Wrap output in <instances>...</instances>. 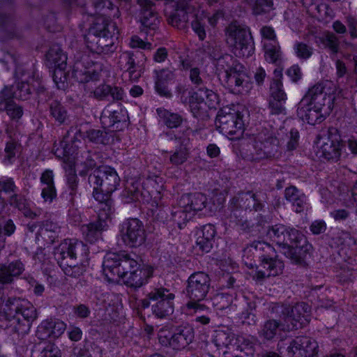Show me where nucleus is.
<instances>
[{
	"label": "nucleus",
	"mask_w": 357,
	"mask_h": 357,
	"mask_svg": "<svg viewBox=\"0 0 357 357\" xmlns=\"http://www.w3.org/2000/svg\"><path fill=\"white\" fill-rule=\"evenodd\" d=\"M60 228L57 224L47 221L40 227L38 234L43 238L46 236L49 237V241L51 243H53L56 237V234H57Z\"/></svg>",
	"instance_id": "864d4df0"
},
{
	"label": "nucleus",
	"mask_w": 357,
	"mask_h": 357,
	"mask_svg": "<svg viewBox=\"0 0 357 357\" xmlns=\"http://www.w3.org/2000/svg\"><path fill=\"white\" fill-rule=\"evenodd\" d=\"M294 51L298 58L301 59H307L312 56L313 49L312 47L304 43L297 42L294 45Z\"/></svg>",
	"instance_id": "052dcab7"
},
{
	"label": "nucleus",
	"mask_w": 357,
	"mask_h": 357,
	"mask_svg": "<svg viewBox=\"0 0 357 357\" xmlns=\"http://www.w3.org/2000/svg\"><path fill=\"white\" fill-rule=\"evenodd\" d=\"M69 6H80L86 7V13L92 15L98 12L102 15L95 20L86 36L88 46L98 54H108L114 51V42L117 39L119 31L115 22L107 18L119 17L120 13L117 6L111 0H65Z\"/></svg>",
	"instance_id": "f257e3e1"
},
{
	"label": "nucleus",
	"mask_w": 357,
	"mask_h": 357,
	"mask_svg": "<svg viewBox=\"0 0 357 357\" xmlns=\"http://www.w3.org/2000/svg\"><path fill=\"white\" fill-rule=\"evenodd\" d=\"M192 18L191 26L192 30L197 34L201 40L206 38L205 19L204 11L197 6Z\"/></svg>",
	"instance_id": "ea45409f"
},
{
	"label": "nucleus",
	"mask_w": 357,
	"mask_h": 357,
	"mask_svg": "<svg viewBox=\"0 0 357 357\" xmlns=\"http://www.w3.org/2000/svg\"><path fill=\"white\" fill-rule=\"evenodd\" d=\"M156 111L163 123L169 128H177L183 122L182 116L177 113L171 112L163 108H158Z\"/></svg>",
	"instance_id": "79ce46f5"
},
{
	"label": "nucleus",
	"mask_w": 357,
	"mask_h": 357,
	"mask_svg": "<svg viewBox=\"0 0 357 357\" xmlns=\"http://www.w3.org/2000/svg\"><path fill=\"white\" fill-rule=\"evenodd\" d=\"M226 42L236 56L248 57L255 50L254 41L248 27L236 22L225 29Z\"/></svg>",
	"instance_id": "0eeeda50"
},
{
	"label": "nucleus",
	"mask_w": 357,
	"mask_h": 357,
	"mask_svg": "<svg viewBox=\"0 0 357 357\" xmlns=\"http://www.w3.org/2000/svg\"><path fill=\"white\" fill-rule=\"evenodd\" d=\"M252 8L254 15H260L273 10V0H243Z\"/></svg>",
	"instance_id": "c03bdc74"
},
{
	"label": "nucleus",
	"mask_w": 357,
	"mask_h": 357,
	"mask_svg": "<svg viewBox=\"0 0 357 357\" xmlns=\"http://www.w3.org/2000/svg\"><path fill=\"white\" fill-rule=\"evenodd\" d=\"M88 248L82 241L65 240L54 251V256L64 273L73 278L86 271Z\"/></svg>",
	"instance_id": "20e7f679"
},
{
	"label": "nucleus",
	"mask_w": 357,
	"mask_h": 357,
	"mask_svg": "<svg viewBox=\"0 0 357 357\" xmlns=\"http://www.w3.org/2000/svg\"><path fill=\"white\" fill-rule=\"evenodd\" d=\"M172 214L173 221L178 225L179 228H181L194 215V213H192L185 205L172 212Z\"/></svg>",
	"instance_id": "09e8293b"
},
{
	"label": "nucleus",
	"mask_w": 357,
	"mask_h": 357,
	"mask_svg": "<svg viewBox=\"0 0 357 357\" xmlns=\"http://www.w3.org/2000/svg\"><path fill=\"white\" fill-rule=\"evenodd\" d=\"M98 202L100 204L98 220L107 222L112 213V201L110 196H107V199Z\"/></svg>",
	"instance_id": "3c124183"
},
{
	"label": "nucleus",
	"mask_w": 357,
	"mask_h": 357,
	"mask_svg": "<svg viewBox=\"0 0 357 357\" xmlns=\"http://www.w3.org/2000/svg\"><path fill=\"white\" fill-rule=\"evenodd\" d=\"M121 236L123 242L130 247L142 245L146 238L143 223L137 218L126 220L121 225Z\"/></svg>",
	"instance_id": "2eb2a0df"
},
{
	"label": "nucleus",
	"mask_w": 357,
	"mask_h": 357,
	"mask_svg": "<svg viewBox=\"0 0 357 357\" xmlns=\"http://www.w3.org/2000/svg\"><path fill=\"white\" fill-rule=\"evenodd\" d=\"M50 113L52 118L59 123H63L68 117L66 107L59 101L52 100L49 105Z\"/></svg>",
	"instance_id": "a18cd8bd"
},
{
	"label": "nucleus",
	"mask_w": 357,
	"mask_h": 357,
	"mask_svg": "<svg viewBox=\"0 0 357 357\" xmlns=\"http://www.w3.org/2000/svg\"><path fill=\"white\" fill-rule=\"evenodd\" d=\"M66 325L59 320H45L42 322L37 331L39 339L45 340L49 337L56 338L61 336L66 330Z\"/></svg>",
	"instance_id": "bb28decb"
},
{
	"label": "nucleus",
	"mask_w": 357,
	"mask_h": 357,
	"mask_svg": "<svg viewBox=\"0 0 357 357\" xmlns=\"http://www.w3.org/2000/svg\"><path fill=\"white\" fill-rule=\"evenodd\" d=\"M265 57L269 63H275L280 56V46L278 45H265Z\"/></svg>",
	"instance_id": "e2e57ef3"
},
{
	"label": "nucleus",
	"mask_w": 357,
	"mask_h": 357,
	"mask_svg": "<svg viewBox=\"0 0 357 357\" xmlns=\"http://www.w3.org/2000/svg\"><path fill=\"white\" fill-rule=\"evenodd\" d=\"M263 206V204L258 199L257 195L250 191L238 193L231 199L229 205L231 211L238 209L257 211L261 210Z\"/></svg>",
	"instance_id": "aec40b11"
},
{
	"label": "nucleus",
	"mask_w": 357,
	"mask_h": 357,
	"mask_svg": "<svg viewBox=\"0 0 357 357\" xmlns=\"http://www.w3.org/2000/svg\"><path fill=\"white\" fill-rule=\"evenodd\" d=\"M330 82L317 84L308 91L298 105L297 115L307 123L314 125L322 122L332 112L337 100L339 93Z\"/></svg>",
	"instance_id": "f03ea898"
},
{
	"label": "nucleus",
	"mask_w": 357,
	"mask_h": 357,
	"mask_svg": "<svg viewBox=\"0 0 357 357\" xmlns=\"http://www.w3.org/2000/svg\"><path fill=\"white\" fill-rule=\"evenodd\" d=\"M247 308L245 311H243L240 315L239 319H241L243 324L252 326L255 325L257 322V317L253 312V309L255 307V305L251 303H246Z\"/></svg>",
	"instance_id": "4d7b16f0"
},
{
	"label": "nucleus",
	"mask_w": 357,
	"mask_h": 357,
	"mask_svg": "<svg viewBox=\"0 0 357 357\" xmlns=\"http://www.w3.org/2000/svg\"><path fill=\"white\" fill-rule=\"evenodd\" d=\"M0 111H6L12 119H19L23 114L22 108L13 100L12 90L6 87L0 92Z\"/></svg>",
	"instance_id": "a878e982"
},
{
	"label": "nucleus",
	"mask_w": 357,
	"mask_h": 357,
	"mask_svg": "<svg viewBox=\"0 0 357 357\" xmlns=\"http://www.w3.org/2000/svg\"><path fill=\"white\" fill-rule=\"evenodd\" d=\"M279 139L271 130L260 128L246 139L241 151L244 159L259 162L275 158L279 153Z\"/></svg>",
	"instance_id": "7ed1b4c3"
},
{
	"label": "nucleus",
	"mask_w": 357,
	"mask_h": 357,
	"mask_svg": "<svg viewBox=\"0 0 357 357\" xmlns=\"http://www.w3.org/2000/svg\"><path fill=\"white\" fill-rule=\"evenodd\" d=\"M148 296L152 301H156L152 305V311L157 317L164 318L173 313L175 296L169 289L163 287L154 289L148 294Z\"/></svg>",
	"instance_id": "9d476101"
},
{
	"label": "nucleus",
	"mask_w": 357,
	"mask_h": 357,
	"mask_svg": "<svg viewBox=\"0 0 357 357\" xmlns=\"http://www.w3.org/2000/svg\"><path fill=\"white\" fill-rule=\"evenodd\" d=\"M214 238L197 236L195 248L202 253L209 252L213 247Z\"/></svg>",
	"instance_id": "69168bd1"
},
{
	"label": "nucleus",
	"mask_w": 357,
	"mask_h": 357,
	"mask_svg": "<svg viewBox=\"0 0 357 357\" xmlns=\"http://www.w3.org/2000/svg\"><path fill=\"white\" fill-rule=\"evenodd\" d=\"M317 151L319 158L328 161L337 162L341 156L340 137L334 128L328 130L326 137H321Z\"/></svg>",
	"instance_id": "ddd939ff"
},
{
	"label": "nucleus",
	"mask_w": 357,
	"mask_h": 357,
	"mask_svg": "<svg viewBox=\"0 0 357 357\" xmlns=\"http://www.w3.org/2000/svg\"><path fill=\"white\" fill-rule=\"evenodd\" d=\"M72 76L80 83H88L97 81L100 78V74L94 70L86 68L83 62L76 61L73 66Z\"/></svg>",
	"instance_id": "7c9ffc66"
},
{
	"label": "nucleus",
	"mask_w": 357,
	"mask_h": 357,
	"mask_svg": "<svg viewBox=\"0 0 357 357\" xmlns=\"http://www.w3.org/2000/svg\"><path fill=\"white\" fill-rule=\"evenodd\" d=\"M46 57L49 65L54 68V82L58 89H63L66 81L64 73L67 61L66 54L59 45H53L47 53Z\"/></svg>",
	"instance_id": "9b49d317"
},
{
	"label": "nucleus",
	"mask_w": 357,
	"mask_h": 357,
	"mask_svg": "<svg viewBox=\"0 0 357 357\" xmlns=\"http://www.w3.org/2000/svg\"><path fill=\"white\" fill-rule=\"evenodd\" d=\"M92 96L96 99L102 100L105 99L111 93V86L108 84H100L91 92Z\"/></svg>",
	"instance_id": "338daca9"
},
{
	"label": "nucleus",
	"mask_w": 357,
	"mask_h": 357,
	"mask_svg": "<svg viewBox=\"0 0 357 357\" xmlns=\"http://www.w3.org/2000/svg\"><path fill=\"white\" fill-rule=\"evenodd\" d=\"M275 79H273L270 85V98H280V100H287V95L283 89L281 78L282 73L281 70L275 69L274 70Z\"/></svg>",
	"instance_id": "a19ab883"
},
{
	"label": "nucleus",
	"mask_w": 357,
	"mask_h": 357,
	"mask_svg": "<svg viewBox=\"0 0 357 357\" xmlns=\"http://www.w3.org/2000/svg\"><path fill=\"white\" fill-rule=\"evenodd\" d=\"M285 199L296 207V212L300 213L304 210L306 205L305 197L301 194L298 190L294 186H290L285 189Z\"/></svg>",
	"instance_id": "4c0bfd02"
},
{
	"label": "nucleus",
	"mask_w": 357,
	"mask_h": 357,
	"mask_svg": "<svg viewBox=\"0 0 357 357\" xmlns=\"http://www.w3.org/2000/svg\"><path fill=\"white\" fill-rule=\"evenodd\" d=\"M289 244L284 248L283 254L293 262L299 264L303 261L304 254L310 246L305 236L298 230L291 228Z\"/></svg>",
	"instance_id": "dca6fc26"
},
{
	"label": "nucleus",
	"mask_w": 357,
	"mask_h": 357,
	"mask_svg": "<svg viewBox=\"0 0 357 357\" xmlns=\"http://www.w3.org/2000/svg\"><path fill=\"white\" fill-rule=\"evenodd\" d=\"M220 80L234 93H243L247 92L250 88V78L243 65L237 66Z\"/></svg>",
	"instance_id": "f3484780"
},
{
	"label": "nucleus",
	"mask_w": 357,
	"mask_h": 357,
	"mask_svg": "<svg viewBox=\"0 0 357 357\" xmlns=\"http://www.w3.org/2000/svg\"><path fill=\"white\" fill-rule=\"evenodd\" d=\"M325 47L328 48L333 54L339 51L340 42L338 38L333 33H327L321 40Z\"/></svg>",
	"instance_id": "13d9d810"
},
{
	"label": "nucleus",
	"mask_w": 357,
	"mask_h": 357,
	"mask_svg": "<svg viewBox=\"0 0 357 357\" xmlns=\"http://www.w3.org/2000/svg\"><path fill=\"white\" fill-rule=\"evenodd\" d=\"M287 227L283 225H275L269 228L266 232L267 236L280 247L284 244V234Z\"/></svg>",
	"instance_id": "49530a36"
},
{
	"label": "nucleus",
	"mask_w": 357,
	"mask_h": 357,
	"mask_svg": "<svg viewBox=\"0 0 357 357\" xmlns=\"http://www.w3.org/2000/svg\"><path fill=\"white\" fill-rule=\"evenodd\" d=\"M18 317H22L27 321H31L36 318V311L35 307L29 301L22 300L20 305Z\"/></svg>",
	"instance_id": "603ef678"
},
{
	"label": "nucleus",
	"mask_w": 357,
	"mask_h": 357,
	"mask_svg": "<svg viewBox=\"0 0 357 357\" xmlns=\"http://www.w3.org/2000/svg\"><path fill=\"white\" fill-rule=\"evenodd\" d=\"M215 65L219 79L236 68L237 66H241L233 56L229 54L218 57Z\"/></svg>",
	"instance_id": "e433bc0d"
},
{
	"label": "nucleus",
	"mask_w": 357,
	"mask_h": 357,
	"mask_svg": "<svg viewBox=\"0 0 357 357\" xmlns=\"http://www.w3.org/2000/svg\"><path fill=\"white\" fill-rule=\"evenodd\" d=\"M181 70L185 71L192 86L202 88L204 84V73L200 66H196L192 61L184 59L181 61Z\"/></svg>",
	"instance_id": "c756f323"
},
{
	"label": "nucleus",
	"mask_w": 357,
	"mask_h": 357,
	"mask_svg": "<svg viewBox=\"0 0 357 357\" xmlns=\"http://www.w3.org/2000/svg\"><path fill=\"white\" fill-rule=\"evenodd\" d=\"M67 183L70 190V202L73 201V197L76 194L77 188V176L75 173V171L73 169H70V172L67 175Z\"/></svg>",
	"instance_id": "774afa93"
},
{
	"label": "nucleus",
	"mask_w": 357,
	"mask_h": 357,
	"mask_svg": "<svg viewBox=\"0 0 357 357\" xmlns=\"http://www.w3.org/2000/svg\"><path fill=\"white\" fill-rule=\"evenodd\" d=\"M310 306L305 303H299L292 307H284L282 310L284 321L288 331L296 330L308 322Z\"/></svg>",
	"instance_id": "4468645a"
},
{
	"label": "nucleus",
	"mask_w": 357,
	"mask_h": 357,
	"mask_svg": "<svg viewBox=\"0 0 357 357\" xmlns=\"http://www.w3.org/2000/svg\"><path fill=\"white\" fill-rule=\"evenodd\" d=\"M139 264L130 255L126 253H108L104 258L103 272L109 280H123Z\"/></svg>",
	"instance_id": "6e6552de"
},
{
	"label": "nucleus",
	"mask_w": 357,
	"mask_h": 357,
	"mask_svg": "<svg viewBox=\"0 0 357 357\" xmlns=\"http://www.w3.org/2000/svg\"><path fill=\"white\" fill-rule=\"evenodd\" d=\"M180 203L185 205L192 213L202 211L206 206L207 198L203 193L195 192L184 195L181 197Z\"/></svg>",
	"instance_id": "2f4dec72"
},
{
	"label": "nucleus",
	"mask_w": 357,
	"mask_h": 357,
	"mask_svg": "<svg viewBox=\"0 0 357 357\" xmlns=\"http://www.w3.org/2000/svg\"><path fill=\"white\" fill-rule=\"evenodd\" d=\"M250 251L255 250L259 254H261L260 257L261 259L264 256L274 255L275 249L268 243L264 241H255L247 247Z\"/></svg>",
	"instance_id": "8fccbe9b"
},
{
	"label": "nucleus",
	"mask_w": 357,
	"mask_h": 357,
	"mask_svg": "<svg viewBox=\"0 0 357 357\" xmlns=\"http://www.w3.org/2000/svg\"><path fill=\"white\" fill-rule=\"evenodd\" d=\"M24 270V265L20 261H15L8 264H0V284L13 283L15 278L19 277Z\"/></svg>",
	"instance_id": "c85d7f7f"
},
{
	"label": "nucleus",
	"mask_w": 357,
	"mask_h": 357,
	"mask_svg": "<svg viewBox=\"0 0 357 357\" xmlns=\"http://www.w3.org/2000/svg\"><path fill=\"white\" fill-rule=\"evenodd\" d=\"M87 137L91 142L106 144L109 142L108 134L100 130H90L87 132Z\"/></svg>",
	"instance_id": "bf43d9fd"
},
{
	"label": "nucleus",
	"mask_w": 357,
	"mask_h": 357,
	"mask_svg": "<svg viewBox=\"0 0 357 357\" xmlns=\"http://www.w3.org/2000/svg\"><path fill=\"white\" fill-rule=\"evenodd\" d=\"M287 324L283 321L282 323L280 321L275 319H269L265 321L259 331V336L266 340H273L280 331H288L286 327Z\"/></svg>",
	"instance_id": "72a5a7b5"
},
{
	"label": "nucleus",
	"mask_w": 357,
	"mask_h": 357,
	"mask_svg": "<svg viewBox=\"0 0 357 357\" xmlns=\"http://www.w3.org/2000/svg\"><path fill=\"white\" fill-rule=\"evenodd\" d=\"M120 178L116 172L107 166L95 169L89 175L88 183L93 189V196L96 201L107 199L116 189Z\"/></svg>",
	"instance_id": "423d86ee"
},
{
	"label": "nucleus",
	"mask_w": 357,
	"mask_h": 357,
	"mask_svg": "<svg viewBox=\"0 0 357 357\" xmlns=\"http://www.w3.org/2000/svg\"><path fill=\"white\" fill-rule=\"evenodd\" d=\"M1 300H2L1 304H0V312H3L7 319H17L18 321H20V317H18L20 305L21 303L22 300L17 298H2L0 297Z\"/></svg>",
	"instance_id": "58836bf2"
},
{
	"label": "nucleus",
	"mask_w": 357,
	"mask_h": 357,
	"mask_svg": "<svg viewBox=\"0 0 357 357\" xmlns=\"http://www.w3.org/2000/svg\"><path fill=\"white\" fill-rule=\"evenodd\" d=\"M233 302V296L228 293L217 294L212 298L213 307L216 310H223L229 307Z\"/></svg>",
	"instance_id": "de8ad7c7"
},
{
	"label": "nucleus",
	"mask_w": 357,
	"mask_h": 357,
	"mask_svg": "<svg viewBox=\"0 0 357 357\" xmlns=\"http://www.w3.org/2000/svg\"><path fill=\"white\" fill-rule=\"evenodd\" d=\"M153 274V269L151 267L139 264L135 268L126 276L123 279L126 285L139 288L147 282L148 278H151Z\"/></svg>",
	"instance_id": "cd10ccee"
},
{
	"label": "nucleus",
	"mask_w": 357,
	"mask_h": 357,
	"mask_svg": "<svg viewBox=\"0 0 357 357\" xmlns=\"http://www.w3.org/2000/svg\"><path fill=\"white\" fill-rule=\"evenodd\" d=\"M107 227V222L97 220L82 226L81 230L86 241L92 243L101 236L102 231Z\"/></svg>",
	"instance_id": "473e14b6"
},
{
	"label": "nucleus",
	"mask_w": 357,
	"mask_h": 357,
	"mask_svg": "<svg viewBox=\"0 0 357 357\" xmlns=\"http://www.w3.org/2000/svg\"><path fill=\"white\" fill-rule=\"evenodd\" d=\"M192 132V130L186 128L183 131V137H178V143L180 144L174 151L171 152L169 161L172 165L178 166L185 162L190 155V149L188 147L189 136Z\"/></svg>",
	"instance_id": "b1692460"
},
{
	"label": "nucleus",
	"mask_w": 357,
	"mask_h": 357,
	"mask_svg": "<svg viewBox=\"0 0 357 357\" xmlns=\"http://www.w3.org/2000/svg\"><path fill=\"white\" fill-rule=\"evenodd\" d=\"M31 93V88L28 82H22L17 86V89L13 92L12 97L21 100H27Z\"/></svg>",
	"instance_id": "680f3d73"
},
{
	"label": "nucleus",
	"mask_w": 357,
	"mask_h": 357,
	"mask_svg": "<svg viewBox=\"0 0 357 357\" xmlns=\"http://www.w3.org/2000/svg\"><path fill=\"white\" fill-rule=\"evenodd\" d=\"M286 100H280V98H269L268 107L273 114H285L284 104Z\"/></svg>",
	"instance_id": "0e129e2a"
},
{
	"label": "nucleus",
	"mask_w": 357,
	"mask_h": 357,
	"mask_svg": "<svg viewBox=\"0 0 357 357\" xmlns=\"http://www.w3.org/2000/svg\"><path fill=\"white\" fill-rule=\"evenodd\" d=\"M140 7V21L142 24L151 30H155L160 23L154 3L150 0H137Z\"/></svg>",
	"instance_id": "412c9836"
},
{
	"label": "nucleus",
	"mask_w": 357,
	"mask_h": 357,
	"mask_svg": "<svg viewBox=\"0 0 357 357\" xmlns=\"http://www.w3.org/2000/svg\"><path fill=\"white\" fill-rule=\"evenodd\" d=\"M194 93H199L200 96L204 97L205 102L210 109H215L218 104V96L212 90H209L206 88H199Z\"/></svg>",
	"instance_id": "6e6d98bb"
},
{
	"label": "nucleus",
	"mask_w": 357,
	"mask_h": 357,
	"mask_svg": "<svg viewBox=\"0 0 357 357\" xmlns=\"http://www.w3.org/2000/svg\"><path fill=\"white\" fill-rule=\"evenodd\" d=\"M215 126L220 132L226 136L241 135L244 130L243 115L231 109H222L216 116Z\"/></svg>",
	"instance_id": "1a4fd4ad"
},
{
	"label": "nucleus",
	"mask_w": 357,
	"mask_h": 357,
	"mask_svg": "<svg viewBox=\"0 0 357 357\" xmlns=\"http://www.w3.org/2000/svg\"><path fill=\"white\" fill-rule=\"evenodd\" d=\"M284 263L275 255L270 257L264 256L261 259V269L257 271L255 277L257 280H263L265 278L276 276L282 273Z\"/></svg>",
	"instance_id": "5701e85b"
},
{
	"label": "nucleus",
	"mask_w": 357,
	"mask_h": 357,
	"mask_svg": "<svg viewBox=\"0 0 357 357\" xmlns=\"http://www.w3.org/2000/svg\"><path fill=\"white\" fill-rule=\"evenodd\" d=\"M197 6L190 3L185 6L176 4L173 10L167 13L168 24L178 29H185L188 26L189 17H192Z\"/></svg>",
	"instance_id": "6ab92c4d"
},
{
	"label": "nucleus",
	"mask_w": 357,
	"mask_h": 357,
	"mask_svg": "<svg viewBox=\"0 0 357 357\" xmlns=\"http://www.w3.org/2000/svg\"><path fill=\"white\" fill-rule=\"evenodd\" d=\"M146 57L139 51L122 52L119 56V64L121 70L128 73L130 79L137 81L143 73V61Z\"/></svg>",
	"instance_id": "f8f14e48"
},
{
	"label": "nucleus",
	"mask_w": 357,
	"mask_h": 357,
	"mask_svg": "<svg viewBox=\"0 0 357 357\" xmlns=\"http://www.w3.org/2000/svg\"><path fill=\"white\" fill-rule=\"evenodd\" d=\"M211 288V279L208 274L202 271L192 273L186 282L184 290L189 301L183 307L184 312L194 316L199 312L208 311V308L200 301L205 299Z\"/></svg>",
	"instance_id": "39448f33"
},
{
	"label": "nucleus",
	"mask_w": 357,
	"mask_h": 357,
	"mask_svg": "<svg viewBox=\"0 0 357 357\" xmlns=\"http://www.w3.org/2000/svg\"><path fill=\"white\" fill-rule=\"evenodd\" d=\"M194 339V331L190 326H180L176 328L169 340H162V344H169L174 349L180 350L189 345Z\"/></svg>",
	"instance_id": "4be33fe9"
},
{
	"label": "nucleus",
	"mask_w": 357,
	"mask_h": 357,
	"mask_svg": "<svg viewBox=\"0 0 357 357\" xmlns=\"http://www.w3.org/2000/svg\"><path fill=\"white\" fill-rule=\"evenodd\" d=\"M128 119L127 111L123 109L121 105L114 107L109 105L102 113L100 120L106 127H114L120 123H126ZM118 129L119 126H116Z\"/></svg>",
	"instance_id": "393cba45"
},
{
	"label": "nucleus",
	"mask_w": 357,
	"mask_h": 357,
	"mask_svg": "<svg viewBox=\"0 0 357 357\" xmlns=\"http://www.w3.org/2000/svg\"><path fill=\"white\" fill-rule=\"evenodd\" d=\"M190 106L193 116L202 120H206L208 117V109L205 102L204 97L199 93H192L190 97Z\"/></svg>",
	"instance_id": "c9c22d12"
},
{
	"label": "nucleus",
	"mask_w": 357,
	"mask_h": 357,
	"mask_svg": "<svg viewBox=\"0 0 357 357\" xmlns=\"http://www.w3.org/2000/svg\"><path fill=\"white\" fill-rule=\"evenodd\" d=\"M9 203L11 206L22 211L26 217L32 219L37 217L36 213L29 209V203L24 196L15 194L10 197Z\"/></svg>",
	"instance_id": "37998d69"
},
{
	"label": "nucleus",
	"mask_w": 357,
	"mask_h": 357,
	"mask_svg": "<svg viewBox=\"0 0 357 357\" xmlns=\"http://www.w3.org/2000/svg\"><path fill=\"white\" fill-rule=\"evenodd\" d=\"M21 145L15 139H10L6 142L4 149V160L11 163L16 155L20 151Z\"/></svg>",
	"instance_id": "5fc2aeb1"
},
{
	"label": "nucleus",
	"mask_w": 357,
	"mask_h": 357,
	"mask_svg": "<svg viewBox=\"0 0 357 357\" xmlns=\"http://www.w3.org/2000/svg\"><path fill=\"white\" fill-rule=\"evenodd\" d=\"M317 342L307 336H299L292 340L287 351L291 357H313L317 353Z\"/></svg>",
	"instance_id": "a211bd4d"
},
{
	"label": "nucleus",
	"mask_w": 357,
	"mask_h": 357,
	"mask_svg": "<svg viewBox=\"0 0 357 357\" xmlns=\"http://www.w3.org/2000/svg\"><path fill=\"white\" fill-rule=\"evenodd\" d=\"M234 334L229 329L217 330L213 338V344L216 347V353L213 356L220 354L221 351L225 354L227 353L225 349L227 348L233 342Z\"/></svg>",
	"instance_id": "f704fd0d"
}]
</instances>
